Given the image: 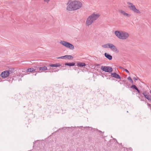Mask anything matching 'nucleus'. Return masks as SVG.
Returning <instances> with one entry per match:
<instances>
[{"mask_svg":"<svg viewBox=\"0 0 151 151\" xmlns=\"http://www.w3.org/2000/svg\"><path fill=\"white\" fill-rule=\"evenodd\" d=\"M67 10L69 11H74L79 9L82 6V3L77 0H74L72 1H69L67 3Z\"/></svg>","mask_w":151,"mask_h":151,"instance_id":"nucleus-1","label":"nucleus"},{"mask_svg":"<svg viewBox=\"0 0 151 151\" xmlns=\"http://www.w3.org/2000/svg\"><path fill=\"white\" fill-rule=\"evenodd\" d=\"M100 16L98 14L93 13L91 14L87 18L86 24V26H89L92 24Z\"/></svg>","mask_w":151,"mask_h":151,"instance_id":"nucleus-2","label":"nucleus"},{"mask_svg":"<svg viewBox=\"0 0 151 151\" xmlns=\"http://www.w3.org/2000/svg\"><path fill=\"white\" fill-rule=\"evenodd\" d=\"M115 34L119 39L125 40L129 37V34L127 32L122 31H116Z\"/></svg>","mask_w":151,"mask_h":151,"instance_id":"nucleus-3","label":"nucleus"},{"mask_svg":"<svg viewBox=\"0 0 151 151\" xmlns=\"http://www.w3.org/2000/svg\"><path fill=\"white\" fill-rule=\"evenodd\" d=\"M60 43L65 47L71 50L74 49V47L73 45L71 43L63 40H61L60 42Z\"/></svg>","mask_w":151,"mask_h":151,"instance_id":"nucleus-4","label":"nucleus"},{"mask_svg":"<svg viewBox=\"0 0 151 151\" xmlns=\"http://www.w3.org/2000/svg\"><path fill=\"white\" fill-rule=\"evenodd\" d=\"M128 4L129 5L128 6L130 9L133 11L134 12L137 14H140L141 12L138 9H137L135 6L133 4H132L130 2H128Z\"/></svg>","mask_w":151,"mask_h":151,"instance_id":"nucleus-5","label":"nucleus"},{"mask_svg":"<svg viewBox=\"0 0 151 151\" xmlns=\"http://www.w3.org/2000/svg\"><path fill=\"white\" fill-rule=\"evenodd\" d=\"M101 69L103 71L108 73H111L113 71L112 68L111 67L108 66H102Z\"/></svg>","mask_w":151,"mask_h":151,"instance_id":"nucleus-6","label":"nucleus"},{"mask_svg":"<svg viewBox=\"0 0 151 151\" xmlns=\"http://www.w3.org/2000/svg\"><path fill=\"white\" fill-rule=\"evenodd\" d=\"M10 74L9 71L6 70L1 73L0 75L1 77L4 78H5L9 76Z\"/></svg>","mask_w":151,"mask_h":151,"instance_id":"nucleus-7","label":"nucleus"},{"mask_svg":"<svg viewBox=\"0 0 151 151\" xmlns=\"http://www.w3.org/2000/svg\"><path fill=\"white\" fill-rule=\"evenodd\" d=\"M58 59H68L70 60L71 59H73V57L71 55H65L64 56H62L59 57L57 58Z\"/></svg>","mask_w":151,"mask_h":151,"instance_id":"nucleus-8","label":"nucleus"},{"mask_svg":"<svg viewBox=\"0 0 151 151\" xmlns=\"http://www.w3.org/2000/svg\"><path fill=\"white\" fill-rule=\"evenodd\" d=\"M109 48L113 51L115 52H118V51L117 50L116 47L113 44L110 43Z\"/></svg>","mask_w":151,"mask_h":151,"instance_id":"nucleus-9","label":"nucleus"},{"mask_svg":"<svg viewBox=\"0 0 151 151\" xmlns=\"http://www.w3.org/2000/svg\"><path fill=\"white\" fill-rule=\"evenodd\" d=\"M111 76L112 77L116 79H121V78L120 76L116 73H111Z\"/></svg>","mask_w":151,"mask_h":151,"instance_id":"nucleus-10","label":"nucleus"},{"mask_svg":"<svg viewBox=\"0 0 151 151\" xmlns=\"http://www.w3.org/2000/svg\"><path fill=\"white\" fill-rule=\"evenodd\" d=\"M119 11L120 13L122 14L124 16L127 17H129L131 16L130 14L126 13L125 11L122 10H119Z\"/></svg>","mask_w":151,"mask_h":151,"instance_id":"nucleus-11","label":"nucleus"},{"mask_svg":"<svg viewBox=\"0 0 151 151\" xmlns=\"http://www.w3.org/2000/svg\"><path fill=\"white\" fill-rule=\"evenodd\" d=\"M105 56L109 60H111L112 59V57L111 55L107 54V53H105L104 54Z\"/></svg>","mask_w":151,"mask_h":151,"instance_id":"nucleus-12","label":"nucleus"},{"mask_svg":"<svg viewBox=\"0 0 151 151\" xmlns=\"http://www.w3.org/2000/svg\"><path fill=\"white\" fill-rule=\"evenodd\" d=\"M39 72H41L45 70H47V67L46 66H43L39 68Z\"/></svg>","mask_w":151,"mask_h":151,"instance_id":"nucleus-13","label":"nucleus"},{"mask_svg":"<svg viewBox=\"0 0 151 151\" xmlns=\"http://www.w3.org/2000/svg\"><path fill=\"white\" fill-rule=\"evenodd\" d=\"M35 70L33 68H30L27 69L26 70V72H35Z\"/></svg>","mask_w":151,"mask_h":151,"instance_id":"nucleus-14","label":"nucleus"},{"mask_svg":"<svg viewBox=\"0 0 151 151\" xmlns=\"http://www.w3.org/2000/svg\"><path fill=\"white\" fill-rule=\"evenodd\" d=\"M49 65L51 67H58L60 66L61 65L59 63H57L55 64H50Z\"/></svg>","mask_w":151,"mask_h":151,"instance_id":"nucleus-15","label":"nucleus"},{"mask_svg":"<svg viewBox=\"0 0 151 151\" xmlns=\"http://www.w3.org/2000/svg\"><path fill=\"white\" fill-rule=\"evenodd\" d=\"M86 65L84 63H77V65L80 67H83Z\"/></svg>","mask_w":151,"mask_h":151,"instance_id":"nucleus-16","label":"nucleus"},{"mask_svg":"<svg viewBox=\"0 0 151 151\" xmlns=\"http://www.w3.org/2000/svg\"><path fill=\"white\" fill-rule=\"evenodd\" d=\"M75 63H65V65H68L69 66H73L75 65Z\"/></svg>","mask_w":151,"mask_h":151,"instance_id":"nucleus-17","label":"nucleus"},{"mask_svg":"<svg viewBox=\"0 0 151 151\" xmlns=\"http://www.w3.org/2000/svg\"><path fill=\"white\" fill-rule=\"evenodd\" d=\"M144 96L149 101H151V96L149 95H148V94L144 95Z\"/></svg>","mask_w":151,"mask_h":151,"instance_id":"nucleus-18","label":"nucleus"},{"mask_svg":"<svg viewBox=\"0 0 151 151\" xmlns=\"http://www.w3.org/2000/svg\"><path fill=\"white\" fill-rule=\"evenodd\" d=\"M110 43H108L102 45V47L104 48H109Z\"/></svg>","mask_w":151,"mask_h":151,"instance_id":"nucleus-19","label":"nucleus"},{"mask_svg":"<svg viewBox=\"0 0 151 151\" xmlns=\"http://www.w3.org/2000/svg\"><path fill=\"white\" fill-rule=\"evenodd\" d=\"M131 88L135 90H136L137 88V86L135 85H133L131 86Z\"/></svg>","mask_w":151,"mask_h":151,"instance_id":"nucleus-20","label":"nucleus"},{"mask_svg":"<svg viewBox=\"0 0 151 151\" xmlns=\"http://www.w3.org/2000/svg\"><path fill=\"white\" fill-rule=\"evenodd\" d=\"M127 79H128V80L129 81H130V82H131L132 83H133V81L132 79L131 78V77L130 76H129L128 78H127Z\"/></svg>","mask_w":151,"mask_h":151,"instance_id":"nucleus-21","label":"nucleus"},{"mask_svg":"<svg viewBox=\"0 0 151 151\" xmlns=\"http://www.w3.org/2000/svg\"><path fill=\"white\" fill-rule=\"evenodd\" d=\"M142 94L143 95H144V94L145 95V94H148L149 93H147L146 91H145V92H143L142 93Z\"/></svg>","mask_w":151,"mask_h":151,"instance_id":"nucleus-22","label":"nucleus"},{"mask_svg":"<svg viewBox=\"0 0 151 151\" xmlns=\"http://www.w3.org/2000/svg\"><path fill=\"white\" fill-rule=\"evenodd\" d=\"M123 70H124L127 73H129V72L128 71V70H127V69H125L124 68H123Z\"/></svg>","mask_w":151,"mask_h":151,"instance_id":"nucleus-23","label":"nucleus"},{"mask_svg":"<svg viewBox=\"0 0 151 151\" xmlns=\"http://www.w3.org/2000/svg\"><path fill=\"white\" fill-rule=\"evenodd\" d=\"M45 2H46L47 3H48L49 2L50 0H44Z\"/></svg>","mask_w":151,"mask_h":151,"instance_id":"nucleus-24","label":"nucleus"},{"mask_svg":"<svg viewBox=\"0 0 151 151\" xmlns=\"http://www.w3.org/2000/svg\"><path fill=\"white\" fill-rule=\"evenodd\" d=\"M136 90L138 92V93H140V91L138 89V88H137Z\"/></svg>","mask_w":151,"mask_h":151,"instance_id":"nucleus-25","label":"nucleus"},{"mask_svg":"<svg viewBox=\"0 0 151 151\" xmlns=\"http://www.w3.org/2000/svg\"><path fill=\"white\" fill-rule=\"evenodd\" d=\"M134 79L135 80H137V78H136L135 77H134Z\"/></svg>","mask_w":151,"mask_h":151,"instance_id":"nucleus-26","label":"nucleus"},{"mask_svg":"<svg viewBox=\"0 0 151 151\" xmlns=\"http://www.w3.org/2000/svg\"><path fill=\"white\" fill-rule=\"evenodd\" d=\"M104 133V132H103L102 134H101V135L102 136H103V134Z\"/></svg>","mask_w":151,"mask_h":151,"instance_id":"nucleus-27","label":"nucleus"},{"mask_svg":"<svg viewBox=\"0 0 151 151\" xmlns=\"http://www.w3.org/2000/svg\"><path fill=\"white\" fill-rule=\"evenodd\" d=\"M37 74V73H36V74L35 75V76H36V74Z\"/></svg>","mask_w":151,"mask_h":151,"instance_id":"nucleus-28","label":"nucleus"},{"mask_svg":"<svg viewBox=\"0 0 151 151\" xmlns=\"http://www.w3.org/2000/svg\"><path fill=\"white\" fill-rule=\"evenodd\" d=\"M120 84H122V83H121V82H120Z\"/></svg>","mask_w":151,"mask_h":151,"instance_id":"nucleus-29","label":"nucleus"}]
</instances>
